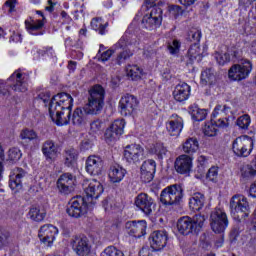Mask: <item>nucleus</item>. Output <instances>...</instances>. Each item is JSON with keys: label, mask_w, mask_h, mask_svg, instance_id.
I'll list each match as a JSON object with an SVG mask.
<instances>
[{"label": "nucleus", "mask_w": 256, "mask_h": 256, "mask_svg": "<svg viewBox=\"0 0 256 256\" xmlns=\"http://www.w3.org/2000/svg\"><path fill=\"white\" fill-rule=\"evenodd\" d=\"M105 107V89L101 85H94L88 90L87 103L84 107H77L70 121L76 127L87 125V115H99Z\"/></svg>", "instance_id": "f257e3e1"}, {"label": "nucleus", "mask_w": 256, "mask_h": 256, "mask_svg": "<svg viewBox=\"0 0 256 256\" xmlns=\"http://www.w3.org/2000/svg\"><path fill=\"white\" fill-rule=\"evenodd\" d=\"M71 109H73V97L65 92L55 95L49 104V114L56 125L71 123Z\"/></svg>", "instance_id": "f03ea898"}, {"label": "nucleus", "mask_w": 256, "mask_h": 256, "mask_svg": "<svg viewBox=\"0 0 256 256\" xmlns=\"http://www.w3.org/2000/svg\"><path fill=\"white\" fill-rule=\"evenodd\" d=\"M203 223H205V215L196 214L193 218L184 216L177 221V229L181 235L199 233L203 228Z\"/></svg>", "instance_id": "7ed1b4c3"}, {"label": "nucleus", "mask_w": 256, "mask_h": 256, "mask_svg": "<svg viewBox=\"0 0 256 256\" xmlns=\"http://www.w3.org/2000/svg\"><path fill=\"white\" fill-rule=\"evenodd\" d=\"M183 201V187L178 184L170 185L164 188L160 194V202L166 207H173L179 205Z\"/></svg>", "instance_id": "20e7f679"}, {"label": "nucleus", "mask_w": 256, "mask_h": 256, "mask_svg": "<svg viewBox=\"0 0 256 256\" xmlns=\"http://www.w3.org/2000/svg\"><path fill=\"white\" fill-rule=\"evenodd\" d=\"M253 71V63L249 60H242L240 64H234L228 70L230 81H245Z\"/></svg>", "instance_id": "39448f33"}, {"label": "nucleus", "mask_w": 256, "mask_h": 256, "mask_svg": "<svg viewBox=\"0 0 256 256\" xmlns=\"http://www.w3.org/2000/svg\"><path fill=\"white\" fill-rule=\"evenodd\" d=\"M255 142L253 138L242 135L237 137L232 143V151L236 157H249L253 151Z\"/></svg>", "instance_id": "423d86ee"}, {"label": "nucleus", "mask_w": 256, "mask_h": 256, "mask_svg": "<svg viewBox=\"0 0 256 256\" xmlns=\"http://www.w3.org/2000/svg\"><path fill=\"white\" fill-rule=\"evenodd\" d=\"M230 209L237 219L242 220L249 217V202L243 195L236 194L231 198Z\"/></svg>", "instance_id": "0eeeda50"}, {"label": "nucleus", "mask_w": 256, "mask_h": 256, "mask_svg": "<svg viewBox=\"0 0 256 256\" xmlns=\"http://www.w3.org/2000/svg\"><path fill=\"white\" fill-rule=\"evenodd\" d=\"M210 227L214 233H225V229L229 227L227 213L222 209H215L210 215Z\"/></svg>", "instance_id": "6e6552de"}, {"label": "nucleus", "mask_w": 256, "mask_h": 256, "mask_svg": "<svg viewBox=\"0 0 256 256\" xmlns=\"http://www.w3.org/2000/svg\"><path fill=\"white\" fill-rule=\"evenodd\" d=\"M66 213L69 217H73L74 219H79L84 215H87V202L85 201V198L82 196L72 198L66 209Z\"/></svg>", "instance_id": "1a4fd4ad"}, {"label": "nucleus", "mask_w": 256, "mask_h": 256, "mask_svg": "<svg viewBox=\"0 0 256 256\" xmlns=\"http://www.w3.org/2000/svg\"><path fill=\"white\" fill-rule=\"evenodd\" d=\"M124 159L130 165H137L145 159V149L139 144L127 145L124 149Z\"/></svg>", "instance_id": "9d476101"}, {"label": "nucleus", "mask_w": 256, "mask_h": 256, "mask_svg": "<svg viewBox=\"0 0 256 256\" xmlns=\"http://www.w3.org/2000/svg\"><path fill=\"white\" fill-rule=\"evenodd\" d=\"M163 22V10L161 8H153L150 14H146L142 19V27L143 29H147L148 31H153V29H157L160 27Z\"/></svg>", "instance_id": "9b49d317"}, {"label": "nucleus", "mask_w": 256, "mask_h": 256, "mask_svg": "<svg viewBox=\"0 0 256 256\" xmlns=\"http://www.w3.org/2000/svg\"><path fill=\"white\" fill-rule=\"evenodd\" d=\"M137 107H139V100H137V97L131 94H126L122 96L119 101L120 113L124 117H127L128 115H133V113L137 111Z\"/></svg>", "instance_id": "f8f14e48"}, {"label": "nucleus", "mask_w": 256, "mask_h": 256, "mask_svg": "<svg viewBox=\"0 0 256 256\" xmlns=\"http://www.w3.org/2000/svg\"><path fill=\"white\" fill-rule=\"evenodd\" d=\"M70 245L78 256H88L91 253V244L86 236H73Z\"/></svg>", "instance_id": "ddd939ff"}, {"label": "nucleus", "mask_w": 256, "mask_h": 256, "mask_svg": "<svg viewBox=\"0 0 256 256\" xmlns=\"http://www.w3.org/2000/svg\"><path fill=\"white\" fill-rule=\"evenodd\" d=\"M134 203L145 215H151L155 210V200L147 193L138 194Z\"/></svg>", "instance_id": "4468645a"}, {"label": "nucleus", "mask_w": 256, "mask_h": 256, "mask_svg": "<svg viewBox=\"0 0 256 256\" xmlns=\"http://www.w3.org/2000/svg\"><path fill=\"white\" fill-rule=\"evenodd\" d=\"M27 177V171L23 168H14L10 174L9 187L14 193H19L23 189V181Z\"/></svg>", "instance_id": "2eb2a0df"}, {"label": "nucleus", "mask_w": 256, "mask_h": 256, "mask_svg": "<svg viewBox=\"0 0 256 256\" xmlns=\"http://www.w3.org/2000/svg\"><path fill=\"white\" fill-rule=\"evenodd\" d=\"M8 81H13V84L10 85L13 91H17L18 93H25L27 91V75L21 72V70H16Z\"/></svg>", "instance_id": "dca6fc26"}, {"label": "nucleus", "mask_w": 256, "mask_h": 256, "mask_svg": "<svg viewBox=\"0 0 256 256\" xmlns=\"http://www.w3.org/2000/svg\"><path fill=\"white\" fill-rule=\"evenodd\" d=\"M57 233H59L57 227L51 224H46L40 228L38 237L44 245L51 247L53 241H55V235H57Z\"/></svg>", "instance_id": "f3484780"}, {"label": "nucleus", "mask_w": 256, "mask_h": 256, "mask_svg": "<svg viewBox=\"0 0 256 256\" xmlns=\"http://www.w3.org/2000/svg\"><path fill=\"white\" fill-rule=\"evenodd\" d=\"M157 171V163L155 160L149 159L143 162L140 168V179L143 183H151Z\"/></svg>", "instance_id": "a211bd4d"}, {"label": "nucleus", "mask_w": 256, "mask_h": 256, "mask_svg": "<svg viewBox=\"0 0 256 256\" xmlns=\"http://www.w3.org/2000/svg\"><path fill=\"white\" fill-rule=\"evenodd\" d=\"M183 125V118L177 114H172L166 122V129L171 137H179L183 131Z\"/></svg>", "instance_id": "6ab92c4d"}, {"label": "nucleus", "mask_w": 256, "mask_h": 256, "mask_svg": "<svg viewBox=\"0 0 256 256\" xmlns=\"http://www.w3.org/2000/svg\"><path fill=\"white\" fill-rule=\"evenodd\" d=\"M167 232L163 230L154 231L150 237V247L153 251H161V249H165L167 246Z\"/></svg>", "instance_id": "aec40b11"}, {"label": "nucleus", "mask_w": 256, "mask_h": 256, "mask_svg": "<svg viewBox=\"0 0 256 256\" xmlns=\"http://www.w3.org/2000/svg\"><path fill=\"white\" fill-rule=\"evenodd\" d=\"M125 129V120H115L105 132L106 141H117Z\"/></svg>", "instance_id": "412c9836"}, {"label": "nucleus", "mask_w": 256, "mask_h": 256, "mask_svg": "<svg viewBox=\"0 0 256 256\" xmlns=\"http://www.w3.org/2000/svg\"><path fill=\"white\" fill-rule=\"evenodd\" d=\"M57 187L60 193L69 195V193H72V191L75 189V178L71 173H64L59 177Z\"/></svg>", "instance_id": "4be33fe9"}, {"label": "nucleus", "mask_w": 256, "mask_h": 256, "mask_svg": "<svg viewBox=\"0 0 256 256\" xmlns=\"http://www.w3.org/2000/svg\"><path fill=\"white\" fill-rule=\"evenodd\" d=\"M174 167L180 175H187V173L191 172V167H193V158L187 154H182L176 158Z\"/></svg>", "instance_id": "5701e85b"}, {"label": "nucleus", "mask_w": 256, "mask_h": 256, "mask_svg": "<svg viewBox=\"0 0 256 256\" xmlns=\"http://www.w3.org/2000/svg\"><path fill=\"white\" fill-rule=\"evenodd\" d=\"M126 231L129 233L132 237L141 238L143 235H145V231L147 229V222L145 220H141L138 222L135 221H128L125 224Z\"/></svg>", "instance_id": "b1692460"}, {"label": "nucleus", "mask_w": 256, "mask_h": 256, "mask_svg": "<svg viewBox=\"0 0 256 256\" xmlns=\"http://www.w3.org/2000/svg\"><path fill=\"white\" fill-rule=\"evenodd\" d=\"M85 169L89 175H100L103 169V159L97 155L89 156L86 160Z\"/></svg>", "instance_id": "393cba45"}, {"label": "nucleus", "mask_w": 256, "mask_h": 256, "mask_svg": "<svg viewBox=\"0 0 256 256\" xmlns=\"http://www.w3.org/2000/svg\"><path fill=\"white\" fill-rule=\"evenodd\" d=\"M226 106L222 109L221 106H216L213 113H212V118L211 121L214 123L216 127H228L229 125V119L225 117L226 112H227Z\"/></svg>", "instance_id": "a878e982"}, {"label": "nucleus", "mask_w": 256, "mask_h": 256, "mask_svg": "<svg viewBox=\"0 0 256 256\" xmlns=\"http://www.w3.org/2000/svg\"><path fill=\"white\" fill-rule=\"evenodd\" d=\"M189 97H191V86L185 82L175 86L173 91V98L175 101L178 103H183L184 101H187Z\"/></svg>", "instance_id": "bb28decb"}, {"label": "nucleus", "mask_w": 256, "mask_h": 256, "mask_svg": "<svg viewBox=\"0 0 256 256\" xmlns=\"http://www.w3.org/2000/svg\"><path fill=\"white\" fill-rule=\"evenodd\" d=\"M86 197L89 201H93L94 199H99L101 193H103V185H101V182L97 180H92L89 182L88 186L84 188Z\"/></svg>", "instance_id": "cd10ccee"}, {"label": "nucleus", "mask_w": 256, "mask_h": 256, "mask_svg": "<svg viewBox=\"0 0 256 256\" xmlns=\"http://www.w3.org/2000/svg\"><path fill=\"white\" fill-rule=\"evenodd\" d=\"M182 151L188 157L195 155L197 151H199V140L196 137L187 138L182 144Z\"/></svg>", "instance_id": "c85d7f7f"}, {"label": "nucleus", "mask_w": 256, "mask_h": 256, "mask_svg": "<svg viewBox=\"0 0 256 256\" xmlns=\"http://www.w3.org/2000/svg\"><path fill=\"white\" fill-rule=\"evenodd\" d=\"M42 153L47 161H55L57 158V146L53 140H46L42 145Z\"/></svg>", "instance_id": "c756f323"}, {"label": "nucleus", "mask_w": 256, "mask_h": 256, "mask_svg": "<svg viewBox=\"0 0 256 256\" xmlns=\"http://www.w3.org/2000/svg\"><path fill=\"white\" fill-rule=\"evenodd\" d=\"M108 175L112 183H121L125 175H127V170L119 165L111 166Z\"/></svg>", "instance_id": "7c9ffc66"}, {"label": "nucleus", "mask_w": 256, "mask_h": 256, "mask_svg": "<svg viewBox=\"0 0 256 256\" xmlns=\"http://www.w3.org/2000/svg\"><path fill=\"white\" fill-rule=\"evenodd\" d=\"M205 205V195L201 192H196L192 194L189 200V206L192 211H201Z\"/></svg>", "instance_id": "2f4dec72"}, {"label": "nucleus", "mask_w": 256, "mask_h": 256, "mask_svg": "<svg viewBox=\"0 0 256 256\" xmlns=\"http://www.w3.org/2000/svg\"><path fill=\"white\" fill-rule=\"evenodd\" d=\"M32 221L41 222L47 217V210L44 206H32L28 213Z\"/></svg>", "instance_id": "473e14b6"}, {"label": "nucleus", "mask_w": 256, "mask_h": 256, "mask_svg": "<svg viewBox=\"0 0 256 256\" xmlns=\"http://www.w3.org/2000/svg\"><path fill=\"white\" fill-rule=\"evenodd\" d=\"M242 179H253L256 175V155L250 164L244 165L240 169Z\"/></svg>", "instance_id": "72a5a7b5"}, {"label": "nucleus", "mask_w": 256, "mask_h": 256, "mask_svg": "<svg viewBox=\"0 0 256 256\" xmlns=\"http://www.w3.org/2000/svg\"><path fill=\"white\" fill-rule=\"evenodd\" d=\"M43 25H45V22H43V20L25 21V28L29 33H31V35H43V32H37L43 29Z\"/></svg>", "instance_id": "f704fd0d"}, {"label": "nucleus", "mask_w": 256, "mask_h": 256, "mask_svg": "<svg viewBox=\"0 0 256 256\" xmlns=\"http://www.w3.org/2000/svg\"><path fill=\"white\" fill-rule=\"evenodd\" d=\"M78 153L75 148H69L65 151V165L67 167H73L77 163Z\"/></svg>", "instance_id": "c9c22d12"}, {"label": "nucleus", "mask_w": 256, "mask_h": 256, "mask_svg": "<svg viewBox=\"0 0 256 256\" xmlns=\"http://www.w3.org/2000/svg\"><path fill=\"white\" fill-rule=\"evenodd\" d=\"M215 82V73L213 69L208 68L201 73V83L202 85H213Z\"/></svg>", "instance_id": "e433bc0d"}, {"label": "nucleus", "mask_w": 256, "mask_h": 256, "mask_svg": "<svg viewBox=\"0 0 256 256\" xmlns=\"http://www.w3.org/2000/svg\"><path fill=\"white\" fill-rule=\"evenodd\" d=\"M127 76L132 79V81H137L141 75H143V70L137 65H128L126 68Z\"/></svg>", "instance_id": "4c0bfd02"}, {"label": "nucleus", "mask_w": 256, "mask_h": 256, "mask_svg": "<svg viewBox=\"0 0 256 256\" xmlns=\"http://www.w3.org/2000/svg\"><path fill=\"white\" fill-rule=\"evenodd\" d=\"M19 138L22 141L28 140V141H36L39 139V136L37 135V132L33 129L24 128L21 130Z\"/></svg>", "instance_id": "58836bf2"}, {"label": "nucleus", "mask_w": 256, "mask_h": 256, "mask_svg": "<svg viewBox=\"0 0 256 256\" xmlns=\"http://www.w3.org/2000/svg\"><path fill=\"white\" fill-rule=\"evenodd\" d=\"M236 125L241 129V131H247L249 129V125H251V116H249V114H244L238 117Z\"/></svg>", "instance_id": "ea45409f"}, {"label": "nucleus", "mask_w": 256, "mask_h": 256, "mask_svg": "<svg viewBox=\"0 0 256 256\" xmlns=\"http://www.w3.org/2000/svg\"><path fill=\"white\" fill-rule=\"evenodd\" d=\"M109 26V23L103 24L101 18H93L91 21V27L94 31H98L100 35H105V29Z\"/></svg>", "instance_id": "a19ab883"}, {"label": "nucleus", "mask_w": 256, "mask_h": 256, "mask_svg": "<svg viewBox=\"0 0 256 256\" xmlns=\"http://www.w3.org/2000/svg\"><path fill=\"white\" fill-rule=\"evenodd\" d=\"M188 57L191 61H195V59L201 61V47L199 46V43H194L191 45L188 50Z\"/></svg>", "instance_id": "79ce46f5"}, {"label": "nucleus", "mask_w": 256, "mask_h": 256, "mask_svg": "<svg viewBox=\"0 0 256 256\" xmlns=\"http://www.w3.org/2000/svg\"><path fill=\"white\" fill-rule=\"evenodd\" d=\"M203 133L206 137H216L217 133H219V129H217L215 123L210 120V122L204 125Z\"/></svg>", "instance_id": "37998d69"}, {"label": "nucleus", "mask_w": 256, "mask_h": 256, "mask_svg": "<svg viewBox=\"0 0 256 256\" xmlns=\"http://www.w3.org/2000/svg\"><path fill=\"white\" fill-rule=\"evenodd\" d=\"M186 39L190 42V43H198L201 41V30L197 29V28H191L186 36Z\"/></svg>", "instance_id": "c03bdc74"}, {"label": "nucleus", "mask_w": 256, "mask_h": 256, "mask_svg": "<svg viewBox=\"0 0 256 256\" xmlns=\"http://www.w3.org/2000/svg\"><path fill=\"white\" fill-rule=\"evenodd\" d=\"M103 121L96 119L90 123V133L92 135H101L103 133Z\"/></svg>", "instance_id": "a18cd8bd"}, {"label": "nucleus", "mask_w": 256, "mask_h": 256, "mask_svg": "<svg viewBox=\"0 0 256 256\" xmlns=\"http://www.w3.org/2000/svg\"><path fill=\"white\" fill-rule=\"evenodd\" d=\"M101 256H125L123 252L117 249L115 246H108L102 253Z\"/></svg>", "instance_id": "49530a36"}, {"label": "nucleus", "mask_w": 256, "mask_h": 256, "mask_svg": "<svg viewBox=\"0 0 256 256\" xmlns=\"http://www.w3.org/2000/svg\"><path fill=\"white\" fill-rule=\"evenodd\" d=\"M22 155L23 154L21 153V150L19 148H11L8 151V159H10V161H19Z\"/></svg>", "instance_id": "de8ad7c7"}, {"label": "nucleus", "mask_w": 256, "mask_h": 256, "mask_svg": "<svg viewBox=\"0 0 256 256\" xmlns=\"http://www.w3.org/2000/svg\"><path fill=\"white\" fill-rule=\"evenodd\" d=\"M207 117V111L203 109H196L192 112V118L194 121H203Z\"/></svg>", "instance_id": "09e8293b"}, {"label": "nucleus", "mask_w": 256, "mask_h": 256, "mask_svg": "<svg viewBox=\"0 0 256 256\" xmlns=\"http://www.w3.org/2000/svg\"><path fill=\"white\" fill-rule=\"evenodd\" d=\"M6 245H9V232L0 228V249L6 247Z\"/></svg>", "instance_id": "8fccbe9b"}, {"label": "nucleus", "mask_w": 256, "mask_h": 256, "mask_svg": "<svg viewBox=\"0 0 256 256\" xmlns=\"http://www.w3.org/2000/svg\"><path fill=\"white\" fill-rule=\"evenodd\" d=\"M214 57L219 65H224L225 63H229V60H230L229 54L227 53L221 54L219 52H216L214 54Z\"/></svg>", "instance_id": "3c124183"}, {"label": "nucleus", "mask_w": 256, "mask_h": 256, "mask_svg": "<svg viewBox=\"0 0 256 256\" xmlns=\"http://www.w3.org/2000/svg\"><path fill=\"white\" fill-rule=\"evenodd\" d=\"M130 57H133V52L130 50H124L122 51L118 57H117V63L118 65H121V63H123V61H127V59H129Z\"/></svg>", "instance_id": "603ef678"}, {"label": "nucleus", "mask_w": 256, "mask_h": 256, "mask_svg": "<svg viewBox=\"0 0 256 256\" xmlns=\"http://www.w3.org/2000/svg\"><path fill=\"white\" fill-rule=\"evenodd\" d=\"M218 175H219V169L217 167L213 166L208 170L206 177H207V179H209V181L215 182V181H217Z\"/></svg>", "instance_id": "864d4df0"}, {"label": "nucleus", "mask_w": 256, "mask_h": 256, "mask_svg": "<svg viewBox=\"0 0 256 256\" xmlns=\"http://www.w3.org/2000/svg\"><path fill=\"white\" fill-rule=\"evenodd\" d=\"M155 154L157 155L158 159H163V157L167 155V148L164 147L163 144H156Z\"/></svg>", "instance_id": "5fc2aeb1"}, {"label": "nucleus", "mask_w": 256, "mask_h": 256, "mask_svg": "<svg viewBox=\"0 0 256 256\" xmlns=\"http://www.w3.org/2000/svg\"><path fill=\"white\" fill-rule=\"evenodd\" d=\"M180 47L181 44H179V41L173 40L172 44H168L167 49L171 55H177Z\"/></svg>", "instance_id": "6e6d98bb"}, {"label": "nucleus", "mask_w": 256, "mask_h": 256, "mask_svg": "<svg viewBox=\"0 0 256 256\" xmlns=\"http://www.w3.org/2000/svg\"><path fill=\"white\" fill-rule=\"evenodd\" d=\"M205 169H207V158L205 156H200L198 158V171L199 173H205Z\"/></svg>", "instance_id": "4d7b16f0"}, {"label": "nucleus", "mask_w": 256, "mask_h": 256, "mask_svg": "<svg viewBox=\"0 0 256 256\" xmlns=\"http://www.w3.org/2000/svg\"><path fill=\"white\" fill-rule=\"evenodd\" d=\"M92 147L93 142L90 139H84L80 145L81 151H89V149H92Z\"/></svg>", "instance_id": "13d9d810"}, {"label": "nucleus", "mask_w": 256, "mask_h": 256, "mask_svg": "<svg viewBox=\"0 0 256 256\" xmlns=\"http://www.w3.org/2000/svg\"><path fill=\"white\" fill-rule=\"evenodd\" d=\"M113 53H115V51H113V50H106L105 52H103L101 54V57L98 58V61H102L103 63H105V61H109V59H111Z\"/></svg>", "instance_id": "bf43d9fd"}, {"label": "nucleus", "mask_w": 256, "mask_h": 256, "mask_svg": "<svg viewBox=\"0 0 256 256\" xmlns=\"http://www.w3.org/2000/svg\"><path fill=\"white\" fill-rule=\"evenodd\" d=\"M239 228H233L230 231V243H237V239L239 237Z\"/></svg>", "instance_id": "052dcab7"}, {"label": "nucleus", "mask_w": 256, "mask_h": 256, "mask_svg": "<svg viewBox=\"0 0 256 256\" xmlns=\"http://www.w3.org/2000/svg\"><path fill=\"white\" fill-rule=\"evenodd\" d=\"M165 3V0H146L147 7H159Z\"/></svg>", "instance_id": "680f3d73"}, {"label": "nucleus", "mask_w": 256, "mask_h": 256, "mask_svg": "<svg viewBox=\"0 0 256 256\" xmlns=\"http://www.w3.org/2000/svg\"><path fill=\"white\" fill-rule=\"evenodd\" d=\"M39 99H41V101H43V103H49V101L51 100V93L49 92H42L38 95Z\"/></svg>", "instance_id": "e2e57ef3"}, {"label": "nucleus", "mask_w": 256, "mask_h": 256, "mask_svg": "<svg viewBox=\"0 0 256 256\" xmlns=\"http://www.w3.org/2000/svg\"><path fill=\"white\" fill-rule=\"evenodd\" d=\"M17 4V0H7L5 2L6 7H9V12L13 13L15 11V5Z\"/></svg>", "instance_id": "0e129e2a"}, {"label": "nucleus", "mask_w": 256, "mask_h": 256, "mask_svg": "<svg viewBox=\"0 0 256 256\" xmlns=\"http://www.w3.org/2000/svg\"><path fill=\"white\" fill-rule=\"evenodd\" d=\"M139 256H151V249L148 246L142 247Z\"/></svg>", "instance_id": "69168bd1"}, {"label": "nucleus", "mask_w": 256, "mask_h": 256, "mask_svg": "<svg viewBox=\"0 0 256 256\" xmlns=\"http://www.w3.org/2000/svg\"><path fill=\"white\" fill-rule=\"evenodd\" d=\"M180 4L183 5L184 7H191V5H195V2L197 0H179Z\"/></svg>", "instance_id": "338daca9"}, {"label": "nucleus", "mask_w": 256, "mask_h": 256, "mask_svg": "<svg viewBox=\"0 0 256 256\" xmlns=\"http://www.w3.org/2000/svg\"><path fill=\"white\" fill-rule=\"evenodd\" d=\"M250 195L256 198V182L250 186Z\"/></svg>", "instance_id": "774afa93"}]
</instances>
